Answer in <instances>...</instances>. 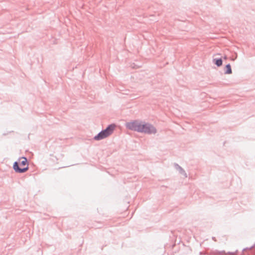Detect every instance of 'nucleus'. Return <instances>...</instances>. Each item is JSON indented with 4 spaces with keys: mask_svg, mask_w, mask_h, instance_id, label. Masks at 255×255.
<instances>
[{
    "mask_svg": "<svg viewBox=\"0 0 255 255\" xmlns=\"http://www.w3.org/2000/svg\"><path fill=\"white\" fill-rule=\"evenodd\" d=\"M126 126L129 129L138 132L147 133H154L156 132V129L153 126L138 121L128 123Z\"/></svg>",
    "mask_w": 255,
    "mask_h": 255,
    "instance_id": "nucleus-1",
    "label": "nucleus"
},
{
    "mask_svg": "<svg viewBox=\"0 0 255 255\" xmlns=\"http://www.w3.org/2000/svg\"><path fill=\"white\" fill-rule=\"evenodd\" d=\"M28 168L27 159L25 157L20 158L19 162H15L13 164V169L16 172H24L28 170Z\"/></svg>",
    "mask_w": 255,
    "mask_h": 255,
    "instance_id": "nucleus-2",
    "label": "nucleus"
},
{
    "mask_svg": "<svg viewBox=\"0 0 255 255\" xmlns=\"http://www.w3.org/2000/svg\"><path fill=\"white\" fill-rule=\"evenodd\" d=\"M115 128V126L114 125L109 126L106 129L102 131L97 135L95 136V139L101 140L108 137L113 132Z\"/></svg>",
    "mask_w": 255,
    "mask_h": 255,
    "instance_id": "nucleus-3",
    "label": "nucleus"
},
{
    "mask_svg": "<svg viewBox=\"0 0 255 255\" xmlns=\"http://www.w3.org/2000/svg\"><path fill=\"white\" fill-rule=\"evenodd\" d=\"M226 71L225 72V73L227 74H230L232 73V71L231 69V67L230 64H228L226 66Z\"/></svg>",
    "mask_w": 255,
    "mask_h": 255,
    "instance_id": "nucleus-4",
    "label": "nucleus"
},
{
    "mask_svg": "<svg viewBox=\"0 0 255 255\" xmlns=\"http://www.w3.org/2000/svg\"><path fill=\"white\" fill-rule=\"evenodd\" d=\"M214 61H215V64L217 66H221L222 65V60L221 59H215Z\"/></svg>",
    "mask_w": 255,
    "mask_h": 255,
    "instance_id": "nucleus-5",
    "label": "nucleus"
}]
</instances>
